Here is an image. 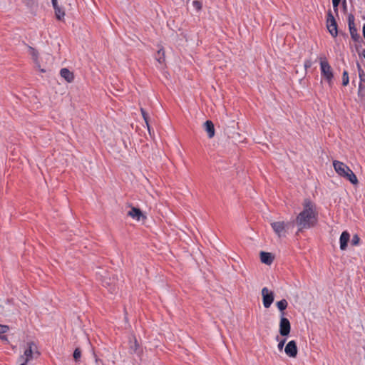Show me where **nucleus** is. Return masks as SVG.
<instances>
[{
  "label": "nucleus",
  "mask_w": 365,
  "mask_h": 365,
  "mask_svg": "<svg viewBox=\"0 0 365 365\" xmlns=\"http://www.w3.org/2000/svg\"><path fill=\"white\" fill-rule=\"evenodd\" d=\"M317 216L313 203L309 200H305L303 203V210L299 212L295 220L298 230L302 231L313 227L317 222Z\"/></svg>",
  "instance_id": "nucleus-1"
},
{
  "label": "nucleus",
  "mask_w": 365,
  "mask_h": 365,
  "mask_svg": "<svg viewBox=\"0 0 365 365\" xmlns=\"http://www.w3.org/2000/svg\"><path fill=\"white\" fill-rule=\"evenodd\" d=\"M38 355L36 344L33 341H28L21 346V354L16 363L18 365H26Z\"/></svg>",
  "instance_id": "nucleus-2"
},
{
  "label": "nucleus",
  "mask_w": 365,
  "mask_h": 365,
  "mask_svg": "<svg viewBox=\"0 0 365 365\" xmlns=\"http://www.w3.org/2000/svg\"><path fill=\"white\" fill-rule=\"evenodd\" d=\"M335 172L340 176L349 180L351 184L356 185L358 179L353 171L344 163L338 160L333 161Z\"/></svg>",
  "instance_id": "nucleus-3"
},
{
  "label": "nucleus",
  "mask_w": 365,
  "mask_h": 365,
  "mask_svg": "<svg viewBox=\"0 0 365 365\" xmlns=\"http://www.w3.org/2000/svg\"><path fill=\"white\" fill-rule=\"evenodd\" d=\"M320 68L322 77H324L327 80L329 85L331 86L334 77L332 68L325 58H321Z\"/></svg>",
  "instance_id": "nucleus-4"
},
{
  "label": "nucleus",
  "mask_w": 365,
  "mask_h": 365,
  "mask_svg": "<svg viewBox=\"0 0 365 365\" xmlns=\"http://www.w3.org/2000/svg\"><path fill=\"white\" fill-rule=\"evenodd\" d=\"M289 222H284L282 221L273 222L271 223V226L279 237H285L287 233V229L288 228Z\"/></svg>",
  "instance_id": "nucleus-5"
},
{
  "label": "nucleus",
  "mask_w": 365,
  "mask_h": 365,
  "mask_svg": "<svg viewBox=\"0 0 365 365\" xmlns=\"http://www.w3.org/2000/svg\"><path fill=\"white\" fill-rule=\"evenodd\" d=\"M262 302L265 308H269L274 302V293L269 290L267 287H264L262 289Z\"/></svg>",
  "instance_id": "nucleus-6"
},
{
  "label": "nucleus",
  "mask_w": 365,
  "mask_h": 365,
  "mask_svg": "<svg viewBox=\"0 0 365 365\" xmlns=\"http://www.w3.org/2000/svg\"><path fill=\"white\" fill-rule=\"evenodd\" d=\"M327 26L330 34L336 37L337 36V25L335 19L331 11H329L327 15Z\"/></svg>",
  "instance_id": "nucleus-7"
},
{
  "label": "nucleus",
  "mask_w": 365,
  "mask_h": 365,
  "mask_svg": "<svg viewBox=\"0 0 365 365\" xmlns=\"http://www.w3.org/2000/svg\"><path fill=\"white\" fill-rule=\"evenodd\" d=\"M284 312H282L281 314L280 322H279V333L282 336H287L291 329L290 322L289 321L285 318Z\"/></svg>",
  "instance_id": "nucleus-8"
},
{
  "label": "nucleus",
  "mask_w": 365,
  "mask_h": 365,
  "mask_svg": "<svg viewBox=\"0 0 365 365\" xmlns=\"http://www.w3.org/2000/svg\"><path fill=\"white\" fill-rule=\"evenodd\" d=\"M284 352L291 358H295L297 356V346L295 341L292 340L287 343L284 348Z\"/></svg>",
  "instance_id": "nucleus-9"
},
{
  "label": "nucleus",
  "mask_w": 365,
  "mask_h": 365,
  "mask_svg": "<svg viewBox=\"0 0 365 365\" xmlns=\"http://www.w3.org/2000/svg\"><path fill=\"white\" fill-rule=\"evenodd\" d=\"M127 215L136 221H140L141 219H145V217L143 215L141 210L134 207H131Z\"/></svg>",
  "instance_id": "nucleus-10"
},
{
  "label": "nucleus",
  "mask_w": 365,
  "mask_h": 365,
  "mask_svg": "<svg viewBox=\"0 0 365 365\" xmlns=\"http://www.w3.org/2000/svg\"><path fill=\"white\" fill-rule=\"evenodd\" d=\"M350 240V235L347 231H344L341 233L339 242H340V249L341 250H345L347 247V243Z\"/></svg>",
  "instance_id": "nucleus-11"
},
{
  "label": "nucleus",
  "mask_w": 365,
  "mask_h": 365,
  "mask_svg": "<svg viewBox=\"0 0 365 365\" xmlns=\"http://www.w3.org/2000/svg\"><path fill=\"white\" fill-rule=\"evenodd\" d=\"M204 128L207 133L209 138H212L215 135V128L214 124L210 120H207L204 123Z\"/></svg>",
  "instance_id": "nucleus-12"
},
{
  "label": "nucleus",
  "mask_w": 365,
  "mask_h": 365,
  "mask_svg": "<svg viewBox=\"0 0 365 365\" xmlns=\"http://www.w3.org/2000/svg\"><path fill=\"white\" fill-rule=\"evenodd\" d=\"M61 76L64 78L67 82L71 83L73 80V74L67 68H62L60 71Z\"/></svg>",
  "instance_id": "nucleus-13"
},
{
  "label": "nucleus",
  "mask_w": 365,
  "mask_h": 365,
  "mask_svg": "<svg viewBox=\"0 0 365 365\" xmlns=\"http://www.w3.org/2000/svg\"><path fill=\"white\" fill-rule=\"evenodd\" d=\"M260 259L262 262L267 264H270L272 262V257L271 256V254L264 252H262L260 253Z\"/></svg>",
  "instance_id": "nucleus-14"
},
{
  "label": "nucleus",
  "mask_w": 365,
  "mask_h": 365,
  "mask_svg": "<svg viewBox=\"0 0 365 365\" xmlns=\"http://www.w3.org/2000/svg\"><path fill=\"white\" fill-rule=\"evenodd\" d=\"M350 34L351 38L354 41H358L360 38V36L357 33V29L355 27V25L349 26Z\"/></svg>",
  "instance_id": "nucleus-15"
},
{
  "label": "nucleus",
  "mask_w": 365,
  "mask_h": 365,
  "mask_svg": "<svg viewBox=\"0 0 365 365\" xmlns=\"http://www.w3.org/2000/svg\"><path fill=\"white\" fill-rule=\"evenodd\" d=\"M55 10V14L58 19L61 20L65 16L64 11L58 5L53 7Z\"/></svg>",
  "instance_id": "nucleus-16"
},
{
  "label": "nucleus",
  "mask_w": 365,
  "mask_h": 365,
  "mask_svg": "<svg viewBox=\"0 0 365 365\" xmlns=\"http://www.w3.org/2000/svg\"><path fill=\"white\" fill-rule=\"evenodd\" d=\"M358 94L361 98L364 97L365 96V78L360 80Z\"/></svg>",
  "instance_id": "nucleus-17"
},
{
  "label": "nucleus",
  "mask_w": 365,
  "mask_h": 365,
  "mask_svg": "<svg viewBox=\"0 0 365 365\" xmlns=\"http://www.w3.org/2000/svg\"><path fill=\"white\" fill-rule=\"evenodd\" d=\"M288 303L286 299H283L277 302V307L281 312V314L287 309Z\"/></svg>",
  "instance_id": "nucleus-18"
},
{
  "label": "nucleus",
  "mask_w": 365,
  "mask_h": 365,
  "mask_svg": "<svg viewBox=\"0 0 365 365\" xmlns=\"http://www.w3.org/2000/svg\"><path fill=\"white\" fill-rule=\"evenodd\" d=\"M140 111H141L143 118V119L145 120V123L146 124V126L148 128V130L149 133H150V125H149V123H148V114H147V113L145 112V110L143 108H140Z\"/></svg>",
  "instance_id": "nucleus-19"
},
{
  "label": "nucleus",
  "mask_w": 365,
  "mask_h": 365,
  "mask_svg": "<svg viewBox=\"0 0 365 365\" xmlns=\"http://www.w3.org/2000/svg\"><path fill=\"white\" fill-rule=\"evenodd\" d=\"M349 82V74L346 71H344L342 74V84L343 86H347Z\"/></svg>",
  "instance_id": "nucleus-20"
},
{
  "label": "nucleus",
  "mask_w": 365,
  "mask_h": 365,
  "mask_svg": "<svg viewBox=\"0 0 365 365\" xmlns=\"http://www.w3.org/2000/svg\"><path fill=\"white\" fill-rule=\"evenodd\" d=\"M81 356V351L79 348H76L73 352V358L77 361Z\"/></svg>",
  "instance_id": "nucleus-21"
},
{
  "label": "nucleus",
  "mask_w": 365,
  "mask_h": 365,
  "mask_svg": "<svg viewBox=\"0 0 365 365\" xmlns=\"http://www.w3.org/2000/svg\"><path fill=\"white\" fill-rule=\"evenodd\" d=\"M9 330V327L0 324V334L6 333ZM0 339H6V336H0Z\"/></svg>",
  "instance_id": "nucleus-22"
},
{
  "label": "nucleus",
  "mask_w": 365,
  "mask_h": 365,
  "mask_svg": "<svg viewBox=\"0 0 365 365\" xmlns=\"http://www.w3.org/2000/svg\"><path fill=\"white\" fill-rule=\"evenodd\" d=\"M357 68H358L359 76L360 80L365 79V73H364L363 69L361 68V66L359 65V63H357Z\"/></svg>",
  "instance_id": "nucleus-23"
},
{
  "label": "nucleus",
  "mask_w": 365,
  "mask_h": 365,
  "mask_svg": "<svg viewBox=\"0 0 365 365\" xmlns=\"http://www.w3.org/2000/svg\"><path fill=\"white\" fill-rule=\"evenodd\" d=\"M359 242V237L357 235L353 236L351 243L352 245H357Z\"/></svg>",
  "instance_id": "nucleus-24"
},
{
  "label": "nucleus",
  "mask_w": 365,
  "mask_h": 365,
  "mask_svg": "<svg viewBox=\"0 0 365 365\" xmlns=\"http://www.w3.org/2000/svg\"><path fill=\"white\" fill-rule=\"evenodd\" d=\"M348 24L349 26H354V17L353 15H349L348 17Z\"/></svg>",
  "instance_id": "nucleus-25"
},
{
  "label": "nucleus",
  "mask_w": 365,
  "mask_h": 365,
  "mask_svg": "<svg viewBox=\"0 0 365 365\" xmlns=\"http://www.w3.org/2000/svg\"><path fill=\"white\" fill-rule=\"evenodd\" d=\"M192 5L197 10H200L202 7L201 3L197 1H193Z\"/></svg>",
  "instance_id": "nucleus-26"
},
{
  "label": "nucleus",
  "mask_w": 365,
  "mask_h": 365,
  "mask_svg": "<svg viewBox=\"0 0 365 365\" xmlns=\"http://www.w3.org/2000/svg\"><path fill=\"white\" fill-rule=\"evenodd\" d=\"M340 1L341 0H332L333 7L335 11H337Z\"/></svg>",
  "instance_id": "nucleus-27"
},
{
  "label": "nucleus",
  "mask_w": 365,
  "mask_h": 365,
  "mask_svg": "<svg viewBox=\"0 0 365 365\" xmlns=\"http://www.w3.org/2000/svg\"><path fill=\"white\" fill-rule=\"evenodd\" d=\"M312 61L310 60H306L304 61V68H305L306 70L307 68H310L312 66Z\"/></svg>",
  "instance_id": "nucleus-28"
},
{
  "label": "nucleus",
  "mask_w": 365,
  "mask_h": 365,
  "mask_svg": "<svg viewBox=\"0 0 365 365\" xmlns=\"http://www.w3.org/2000/svg\"><path fill=\"white\" fill-rule=\"evenodd\" d=\"M285 341H286V339H283L282 341H280L277 345V347L279 350H282L283 347H284V345L285 344Z\"/></svg>",
  "instance_id": "nucleus-29"
},
{
  "label": "nucleus",
  "mask_w": 365,
  "mask_h": 365,
  "mask_svg": "<svg viewBox=\"0 0 365 365\" xmlns=\"http://www.w3.org/2000/svg\"><path fill=\"white\" fill-rule=\"evenodd\" d=\"M51 2L53 7L58 6L57 0H51Z\"/></svg>",
  "instance_id": "nucleus-30"
},
{
  "label": "nucleus",
  "mask_w": 365,
  "mask_h": 365,
  "mask_svg": "<svg viewBox=\"0 0 365 365\" xmlns=\"http://www.w3.org/2000/svg\"><path fill=\"white\" fill-rule=\"evenodd\" d=\"M30 49L31 51V53H32V55H33L34 59L36 60V51L32 48H30Z\"/></svg>",
  "instance_id": "nucleus-31"
},
{
  "label": "nucleus",
  "mask_w": 365,
  "mask_h": 365,
  "mask_svg": "<svg viewBox=\"0 0 365 365\" xmlns=\"http://www.w3.org/2000/svg\"><path fill=\"white\" fill-rule=\"evenodd\" d=\"M134 344H135V346L133 347V346H131V348L133 349L135 351L136 349H137V341L135 339V341H134Z\"/></svg>",
  "instance_id": "nucleus-32"
},
{
  "label": "nucleus",
  "mask_w": 365,
  "mask_h": 365,
  "mask_svg": "<svg viewBox=\"0 0 365 365\" xmlns=\"http://www.w3.org/2000/svg\"><path fill=\"white\" fill-rule=\"evenodd\" d=\"M363 35H364V37L365 38V24L363 26Z\"/></svg>",
  "instance_id": "nucleus-33"
},
{
  "label": "nucleus",
  "mask_w": 365,
  "mask_h": 365,
  "mask_svg": "<svg viewBox=\"0 0 365 365\" xmlns=\"http://www.w3.org/2000/svg\"><path fill=\"white\" fill-rule=\"evenodd\" d=\"M158 61L160 62V63H162L163 61V59L161 56H159L158 58Z\"/></svg>",
  "instance_id": "nucleus-34"
},
{
  "label": "nucleus",
  "mask_w": 365,
  "mask_h": 365,
  "mask_svg": "<svg viewBox=\"0 0 365 365\" xmlns=\"http://www.w3.org/2000/svg\"><path fill=\"white\" fill-rule=\"evenodd\" d=\"M362 55H363L364 58H365V50H363Z\"/></svg>",
  "instance_id": "nucleus-35"
},
{
  "label": "nucleus",
  "mask_w": 365,
  "mask_h": 365,
  "mask_svg": "<svg viewBox=\"0 0 365 365\" xmlns=\"http://www.w3.org/2000/svg\"><path fill=\"white\" fill-rule=\"evenodd\" d=\"M160 53H161V50H159L158 52V54L160 56Z\"/></svg>",
  "instance_id": "nucleus-36"
}]
</instances>
